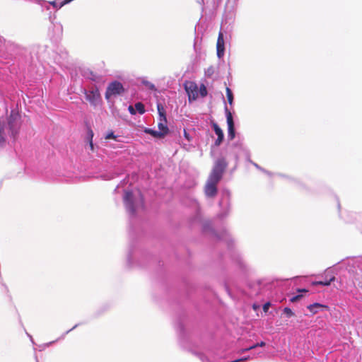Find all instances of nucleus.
<instances>
[{
  "mask_svg": "<svg viewBox=\"0 0 362 362\" xmlns=\"http://www.w3.org/2000/svg\"><path fill=\"white\" fill-rule=\"evenodd\" d=\"M226 96L228 103L232 105L233 101V95L232 90L228 87L226 88Z\"/></svg>",
  "mask_w": 362,
  "mask_h": 362,
  "instance_id": "f3484780",
  "label": "nucleus"
},
{
  "mask_svg": "<svg viewBox=\"0 0 362 362\" xmlns=\"http://www.w3.org/2000/svg\"><path fill=\"white\" fill-rule=\"evenodd\" d=\"M284 313L288 317H291L295 315L294 313L289 308H285L284 309Z\"/></svg>",
  "mask_w": 362,
  "mask_h": 362,
  "instance_id": "6ab92c4d",
  "label": "nucleus"
},
{
  "mask_svg": "<svg viewBox=\"0 0 362 362\" xmlns=\"http://www.w3.org/2000/svg\"><path fill=\"white\" fill-rule=\"evenodd\" d=\"M217 55L218 57H221L224 54V39L223 35L221 32L218 33L217 42H216Z\"/></svg>",
  "mask_w": 362,
  "mask_h": 362,
  "instance_id": "9d476101",
  "label": "nucleus"
},
{
  "mask_svg": "<svg viewBox=\"0 0 362 362\" xmlns=\"http://www.w3.org/2000/svg\"><path fill=\"white\" fill-rule=\"evenodd\" d=\"M149 88H151V89H154V86L153 84H151V86H149Z\"/></svg>",
  "mask_w": 362,
  "mask_h": 362,
  "instance_id": "2f4dec72",
  "label": "nucleus"
},
{
  "mask_svg": "<svg viewBox=\"0 0 362 362\" xmlns=\"http://www.w3.org/2000/svg\"><path fill=\"white\" fill-rule=\"evenodd\" d=\"M89 144H90V149L93 151V139L92 140H89Z\"/></svg>",
  "mask_w": 362,
  "mask_h": 362,
  "instance_id": "c85d7f7f",
  "label": "nucleus"
},
{
  "mask_svg": "<svg viewBox=\"0 0 362 362\" xmlns=\"http://www.w3.org/2000/svg\"><path fill=\"white\" fill-rule=\"evenodd\" d=\"M219 180L209 177L204 187V193L208 197H214L218 192L217 185Z\"/></svg>",
  "mask_w": 362,
  "mask_h": 362,
  "instance_id": "20e7f679",
  "label": "nucleus"
},
{
  "mask_svg": "<svg viewBox=\"0 0 362 362\" xmlns=\"http://www.w3.org/2000/svg\"><path fill=\"white\" fill-rule=\"evenodd\" d=\"M228 166V163L225 158H218L214 163L211 172L209 177L221 180L223 175Z\"/></svg>",
  "mask_w": 362,
  "mask_h": 362,
  "instance_id": "f03ea898",
  "label": "nucleus"
},
{
  "mask_svg": "<svg viewBox=\"0 0 362 362\" xmlns=\"http://www.w3.org/2000/svg\"><path fill=\"white\" fill-rule=\"evenodd\" d=\"M105 139L107 140H109V139H116L117 138V136H115L113 133V132H108L106 136H105Z\"/></svg>",
  "mask_w": 362,
  "mask_h": 362,
  "instance_id": "4be33fe9",
  "label": "nucleus"
},
{
  "mask_svg": "<svg viewBox=\"0 0 362 362\" xmlns=\"http://www.w3.org/2000/svg\"><path fill=\"white\" fill-rule=\"evenodd\" d=\"M86 99L92 105L95 106L101 100L100 94L97 88L86 91L85 90Z\"/></svg>",
  "mask_w": 362,
  "mask_h": 362,
  "instance_id": "39448f33",
  "label": "nucleus"
},
{
  "mask_svg": "<svg viewBox=\"0 0 362 362\" xmlns=\"http://www.w3.org/2000/svg\"><path fill=\"white\" fill-rule=\"evenodd\" d=\"M166 123H167V121L166 122H163V121L160 120V122H159V123L158 124V131L162 132V133L163 134L164 136L166 134H168V133L169 132V129H168V127Z\"/></svg>",
  "mask_w": 362,
  "mask_h": 362,
  "instance_id": "f8f14e48",
  "label": "nucleus"
},
{
  "mask_svg": "<svg viewBox=\"0 0 362 362\" xmlns=\"http://www.w3.org/2000/svg\"><path fill=\"white\" fill-rule=\"evenodd\" d=\"M128 110L129 112L132 114V115H136V110H135V107H134L132 105H129V107H128Z\"/></svg>",
  "mask_w": 362,
  "mask_h": 362,
  "instance_id": "b1692460",
  "label": "nucleus"
},
{
  "mask_svg": "<svg viewBox=\"0 0 362 362\" xmlns=\"http://www.w3.org/2000/svg\"><path fill=\"white\" fill-rule=\"evenodd\" d=\"M199 93L202 97H205L207 95V90L204 84H202L199 88Z\"/></svg>",
  "mask_w": 362,
  "mask_h": 362,
  "instance_id": "a211bd4d",
  "label": "nucleus"
},
{
  "mask_svg": "<svg viewBox=\"0 0 362 362\" xmlns=\"http://www.w3.org/2000/svg\"><path fill=\"white\" fill-rule=\"evenodd\" d=\"M124 92L123 85L119 81H113L110 83L105 92V98L109 100L112 96L121 95Z\"/></svg>",
  "mask_w": 362,
  "mask_h": 362,
  "instance_id": "7ed1b4c3",
  "label": "nucleus"
},
{
  "mask_svg": "<svg viewBox=\"0 0 362 362\" xmlns=\"http://www.w3.org/2000/svg\"><path fill=\"white\" fill-rule=\"evenodd\" d=\"M250 349H248V348H246V349H241L240 351V353H244L245 351H250Z\"/></svg>",
  "mask_w": 362,
  "mask_h": 362,
  "instance_id": "c756f323",
  "label": "nucleus"
},
{
  "mask_svg": "<svg viewBox=\"0 0 362 362\" xmlns=\"http://www.w3.org/2000/svg\"><path fill=\"white\" fill-rule=\"evenodd\" d=\"M297 292L306 293L308 292V290H307L305 288H302V289L298 288V289H297Z\"/></svg>",
  "mask_w": 362,
  "mask_h": 362,
  "instance_id": "a878e982",
  "label": "nucleus"
},
{
  "mask_svg": "<svg viewBox=\"0 0 362 362\" xmlns=\"http://www.w3.org/2000/svg\"><path fill=\"white\" fill-rule=\"evenodd\" d=\"M271 304L269 302H267L264 305H263V310L264 312L267 313L270 307Z\"/></svg>",
  "mask_w": 362,
  "mask_h": 362,
  "instance_id": "5701e85b",
  "label": "nucleus"
},
{
  "mask_svg": "<svg viewBox=\"0 0 362 362\" xmlns=\"http://www.w3.org/2000/svg\"><path fill=\"white\" fill-rule=\"evenodd\" d=\"M157 109L160 116V120L166 122L165 111L162 104L158 103L157 105Z\"/></svg>",
  "mask_w": 362,
  "mask_h": 362,
  "instance_id": "4468645a",
  "label": "nucleus"
},
{
  "mask_svg": "<svg viewBox=\"0 0 362 362\" xmlns=\"http://www.w3.org/2000/svg\"><path fill=\"white\" fill-rule=\"evenodd\" d=\"M226 113L228 124V138L229 140H233L235 136L233 116L227 107H226Z\"/></svg>",
  "mask_w": 362,
  "mask_h": 362,
  "instance_id": "423d86ee",
  "label": "nucleus"
},
{
  "mask_svg": "<svg viewBox=\"0 0 362 362\" xmlns=\"http://www.w3.org/2000/svg\"><path fill=\"white\" fill-rule=\"evenodd\" d=\"M144 132L148 134H151V136H153V137L155 138H163L164 137V135L162 133V132H160V131H156V130H153V129H146L144 130Z\"/></svg>",
  "mask_w": 362,
  "mask_h": 362,
  "instance_id": "ddd939ff",
  "label": "nucleus"
},
{
  "mask_svg": "<svg viewBox=\"0 0 362 362\" xmlns=\"http://www.w3.org/2000/svg\"><path fill=\"white\" fill-rule=\"evenodd\" d=\"M20 127V116L18 114L10 115L8 118V127L0 120V146H4L6 143V129H8V134L15 139L18 134Z\"/></svg>",
  "mask_w": 362,
  "mask_h": 362,
  "instance_id": "f257e3e1",
  "label": "nucleus"
},
{
  "mask_svg": "<svg viewBox=\"0 0 362 362\" xmlns=\"http://www.w3.org/2000/svg\"><path fill=\"white\" fill-rule=\"evenodd\" d=\"M212 127L218 136L214 142V145L216 146H219L223 140V132L222 129L220 128V127L215 122L212 123Z\"/></svg>",
  "mask_w": 362,
  "mask_h": 362,
  "instance_id": "1a4fd4ad",
  "label": "nucleus"
},
{
  "mask_svg": "<svg viewBox=\"0 0 362 362\" xmlns=\"http://www.w3.org/2000/svg\"><path fill=\"white\" fill-rule=\"evenodd\" d=\"M136 112H138L139 114L142 115L145 112V107L144 105L141 103L138 102L134 105Z\"/></svg>",
  "mask_w": 362,
  "mask_h": 362,
  "instance_id": "dca6fc26",
  "label": "nucleus"
},
{
  "mask_svg": "<svg viewBox=\"0 0 362 362\" xmlns=\"http://www.w3.org/2000/svg\"><path fill=\"white\" fill-rule=\"evenodd\" d=\"M124 202L128 211L131 214H134L135 208L133 202V194L130 191H125L124 195Z\"/></svg>",
  "mask_w": 362,
  "mask_h": 362,
  "instance_id": "0eeeda50",
  "label": "nucleus"
},
{
  "mask_svg": "<svg viewBox=\"0 0 362 362\" xmlns=\"http://www.w3.org/2000/svg\"><path fill=\"white\" fill-rule=\"evenodd\" d=\"M90 74H91V76H92L90 78L91 80H93V81H95V80L98 78V77H97L95 74H93V72H90Z\"/></svg>",
  "mask_w": 362,
  "mask_h": 362,
  "instance_id": "cd10ccee",
  "label": "nucleus"
},
{
  "mask_svg": "<svg viewBox=\"0 0 362 362\" xmlns=\"http://www.w3.org/2000/svg\"><path fill=\"white\" fill-rule=\"evenodd\" d=\"M335 280L334 276H332L329 280L327 281H313L312 283V285H322V286H329L331 282L334 281Z\"/></svg>",
  "mask_w": 362,
  "mask_h": 362,
  "instance_id": "2eb2a0df",
  "label": "nucleus"
},
{
  "mask_svg": "<svg viewBox=\"0 0 362 362\" xmlns=\"http://www.w3.org/2000/svg\"><path fill=\"white\" fill-rule=\"evenodd\" d=\"M265 342L261 341L259 343H257L255 344H253L252 346H250V347H248V349H254L258 346L263 347L265 346Z\"/></svg>",
  "mask_w": 362,
  "mask_h": 362,
  "instance_id": "412c9836",
  "label": "nucleus"
},
{
  "mask_svg": "<svg viewBox=\"0 0 362 362\" xmlns=\"http://www.w3.org/2000/svg\"><path fill=\"white\" fill-rule=\"evenodd\" d=\"M184 136L188 141L190 140L189 135L185 130L184 131Z\"/></svg>",
  "mask_w": 362,
  "mask_h": 362,
  "instance_id": "bb28decb",
  "label": "nucleus"
},
{
  "mask_svg": "<svg viewBox=\"0 0 362 362\" xmlns=\"http://www.w3.org/2000/svg\"><path fill=\"white\" fill-rule=\"evenodd\" d=\"M93 130L89 128L88 129V137H89V140H92L93 139Z\"/></svg>",
  "mask_w": 362,
  "mask_h": 362,
  "instance_id": "393cba45",
  "label": "nucleus"
},
{
  "mask_svg": "<svg viewBox=\"0 0 362 362\" xmlns=\"http://www.w3.org/2000/svg\"><path fill=\"white\" fill-rule=\"evenodd\" d=\"M303 297V295L302 294H298V295H296L295 296H293L291 299H290V301L291 303H296L297 301H299Z\"/></svg>",
  "mask_w": 362,
  "mask_h": 362,
  "instance_id": "aec40b11",
  "label": "nucleus"
},
{
  "mask_svg": "<svg viewBox=\"0 0 362 362\" xmlns=\"http://www.w3.org/2000/svg\"><path fill=\"white\" fill-rule=\"evenodd\" d=\"M307 308L313 314H316L317 313V308L328 310L329 307L327 305L320 304L318 303H315L313 304L309 305Z\"/></svg>",
  "mask_w": 362,
  "mask_h": 362,
  "instance_id": "9b49d317",
  "label": "nucleus"
},
{
  "mask_svg": "<svg viewBox=\"0 0 362 362\" xmlns=\"http://www.w3.org/2000/svg\"><path fill=\"white\" fill-rule=\"evenodd\" d=\"M185 88L187 93H188L189 100L191 98H192L193 100H195L197 98V96H198L197 86L195 83L187 82L185 84Z\"/></svg>",
  "mask_w": 362,
  "mask_h": 362,
  "instance_id": "6e6552de",
  "label": "nucleus"
},
{
  "mask_svg": "<svg viewBox=\"0 0 362 362\" xmlns=\"http://www.w3.org/2000/svg\"><path fill=\"white\" fill-rule=\"evenodd\" d=\"M247 359H248V357H245V358H239L238 360H240V361H246Z\"/></svg>",
  "mask_w": 362,
  "mask_h": 362,
  "instance_id": "7c9ffc66",
  "label": "nucleus"
}]
</instances>
